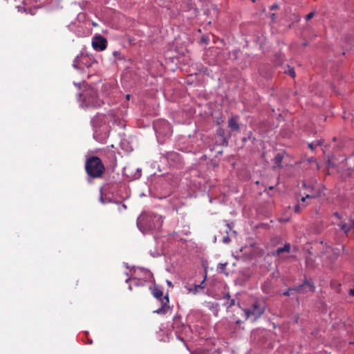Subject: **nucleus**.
<instances>
[{"instance_id":"obj_1","label":"nucleus","mask_w":354,"mask_h":354,"mask_svg":"<svg viewBox=\"0 0 354 354\" xmlns=\"http://www.w3.org/2000/svg\"><path fill=\"white\" fill-rule=\"evenodd\" d=\"M161 216L151 213H142L138 218L137 225L143 233L153 232L159 230L162 225Z\"/></svg>"},{"instance_id":"obj_2","label":"nucleus","mask_w":354,"mask_h":354,"mask_svg":"<svg viewBox=\"0 0 354 354\" xmlns=\"http://www.w3.org/2000/svg\"><path fill=\"white\" fill-rule=\"evenodd\" d=\"M85 170L90 177L98 178L104 173L105 167L99 157L93 156L86 159Z\"/></svg>"},{"instance_id":"obj_3","label":"nucleus","mask_w":354,"mask_h":354,"mask_svg":"<svg viewBox=\"0 0 354 354\" xmlns=\"http://www.w3.org/2000/svg\"><path fill=\"white\" fill-rule=\"evenodd\" d=\"M266 309V303L264 299H255L249 308L244 309V317L255 322L264 313Z\"/></svg>"},{"instance_id":"obj_4","label":"nucleus","mask_w":354,"mask_h":354,"mask_svg":"<svg viewBox=\"0 0 354 354\" xmlns=\"http://www.w3.org/2000/svg\"><path fill=\"white\" fill-rule=\"evenodd\" d=\"M151 290L152 295L158 299L161 304L160 308L154 310L153 313L158 315H165L170 310L169 306V296L167 294L166 295H163L162 290L158 285H154Z\"/></svg>"},{"instance_id":"obj_5","label":"nucleus","mask_w":354,"mask_h":354,"mask_svg":"<svg viewBox=\"0 0 354 354\" xmlns=\"http://www.w3.org/2000/svg\"><path fill=\"white\" fill-rule=\"evenodd\" d=\"M301 188L305 189V192H304V195L301 198V201L302 203H305L306 199L309 198H315L317 197L316 192L315 191V186L313 184H307L306 181L301 182Z\"/></svg>"},{"instance_id":"obj_6","label":"nucleus","mask_w":354,"mask_h":354,"mask_svg":"<svg viewBox=\"0 0 354 354\" xmlns=\"http://www.w3.org/2000/svg\"><path fill=\"white\" fill-rule=\"evenodd\" d=\"M84 102L86 104V106L95 107L100 106L102 104V102L97 96L96 92L93 90L88 91L84 95Z\"/></svg>"},{"instance_id":"obj_7","label":"nucleus","mask_w":354,"mask_h":354,"mask_svg":"<svg viewBox=\"0 0 354 354\" xmlns=\"http://www.w3.org/2000/svg\"><path fill=\"white\" fill-rule=\"evenodd\" d=\"M315 287L312 283L308 281H304L303 284L299 285L293 288H288L286 291H285L283 295L285 296H290V292L292 290H295L298 292H313L314 290Z\"/></svg>"},{"instance_id":"obj_8","label":"nucleus","mask_w":354,"mask_h":354,"mask_svg":"<svg viewBox=\"0 0 354 354\" xmlns=\"http://www.w3.org/2000/svg\"><path fill=\"white\" fill-rule=\"evenodd\" d=\"M92 46L96 50L102 51L106 48L107 41L101 35L95 36L93 39Z\"/></svg>"},{"instance_id":"obj_9","label":"nucleus","mask_w":354,"mask_h":354,"mask_svg":"<svg viewBox=\"0 0 354 354\" xmlns=\"http://www.w3.org/2000/svg\"><path fill=\"white\" fill-rule=\"evenodd\" d=\"M341 229L347 234L350 231H353L354 233V215L352 216L349 221V223H341L339 225Z\"/></svg>"},{"instance_id":"obj_10","label":"nucleus","mask_w":354,"mask_h":354,"mask_svg":"<svg viewBox=\"0 0 354 354\" xmlns=\"http://www.w3.org/2000/svg\"><path fill=\"white\" fill-rule=\"evenodd\" d=\"M227 124H228V127L230 128V129L232 131H237L239 130L238 117L232 116V117L228 119Z\"/></svg>"},{"instance_id":"obj_11","label":"nucleus","mask_w":354,"mask_h":354,"mask_svg":"<svg viewBox=\"0 0 354 354\" xmlns=\"http://www.w3.org/2000/svg\"><path fill=\"white\" fill-rule=\"evenodd\" d=\"M290 244L286 243L283 247L278 248L273 254H274V255L279 256L283 252L288 253V252H290Z\"/></svg>"},{"instance_id":"obj_12","label":"nucleus","mask_w":354,"mask_h":354,"mask_svg":"<svg viewBox=\"0 0 354 354\" xmlns=\"http://www.w3.org/2000/svg\"><path fill=\"white\" fill-rule=\"evenodd\" d=\"M217 135L223 138L225 141H227V140L230 138V135H228L225 137V131L223 128H219L217 130Z\"/></svg>"},{"instance_id":"obj_13","label":"nucleus","mask_w":354,"mask_h":354,"mask_svg":"<svg viewBox=\"0 0 354 354\" xmlns=\"http://www.w3.org/2000/svg\"><path fill=\"white\" fill-rule=\"evenodd\" d=\"M283 156L281 153H277L274 157V163L277 165V167H281V162L283 160Z\"/></svg>"},{"instance_id":"obj_14","label":"nucleus","mask_w":354,"mask_h":354,"mask_svg":"<svg viewBox=\"0 0 354 354\" xmlns=\"http://www.w3.org/2000/svg\"><path fill=\"white\" fill-rule=\"evenodd\" d=\"M205 286H201V285H194V288H189V291L194 294H196L198 292L199 290L204 289Z\"/></svg>"},{"instance_id":"obj_15","label":"nucleus","mask_w":354,"mask_h":354,"mask_svg":"<svg viewBox=\"0 0 354 354\" xmlns=\"http://www.w3.org/2000/svg\"><path fill=\"white\" fill-rule=\"evenodd\" d=\"M306 205L304 204V203H302L301 201L300 203H299L298 204H297L295 206V208H294V212L295 213H299L301 212V209H303Z\"/></svg>"},{"instance_id":"obj_16","label":"nucleus","mask_w":354,"mask_h":354,"mask_svg":"<svg viewBox=\"0 0 354 354\" xmlns=\"http://www.w3.org/2000/svg\"><path fill=\"white\" fill-rule=\"evenodd\" d=\"M322 145V141L317 140V141H315V142L309 143L308 147L313 151L315 147H316L317 146H321Z\"/></svg>"},{"instance_id":"obj_17","label":"nucleus","mask_w":354,"mask_h":354,"mask_svg":"<svg viewBox=\"0 0 354 354\" xmlns=\"http://www.w3.org/2000/svg\"><path fill=\"white\" fill-rule=\"evenodd\" d=\"M224 305L228 309L235 305V299H230V301H227Z\"/></svg>"},{"instance_id":"obj_18","label":"nucleus","mask_w":354,"mask_h":354,"mask_svg":"<svg viewBox=\"0 0 354 354\" xmlns=\"http://www.w3.org/2000/svg\"><path fill=\"white\" fill-rule=\"evenodd\" d=\"M226 266H227V263H219L218 265L217 270L219 272H223L225 270Z\"/></svg>"},{"instance_id":"obj_19","label":"nucleus","mask_w":354,"mask_h":354,"mask_svg":"<svg viewBox=\"0 0 354 354\" xmlns=\"http://www.w3.org/2000/svg\"><path fill=\"white\" fill-rule=\"evenodd\" d=\"M286 73L289 74L290 76L294 77L295 76V72L293 68H289L288 71H286Z\"/></svg>"},{"instance_id":"obj_20","label":"nucleus","mask_w":354,"mask_h":354,"mask_svg":"<svg viewBox=\"0 0 354 354\" xmlns=\"http://www.w3.org/2000/svg\"><path fill=\"white\" fill-rule=\"evenodd\" d=\"M328 167H335V164L334 163L333 158H329L328 160Z\"/></svg>"},{"instance_id":"obj_21","label":"nucleus","mask_w":354,"mask_h":354,"mask_svg":"<svg viewBox=\"0 0 354 354\" xmlns=\"http://www.w3.org/2000/svg\"><path fill=\"white\" fill-rule=\"evenodd\" d=\"M315 16V12H310V13H308L306 16V19L307 21L311 19L313 17Z\"/></svg>"},{"instance_id":"obj_22","label":"nucleus","mask_w":354,"mask_h":354,"mask_svg":"<svg viewBox=\"0 0 354 354\" xmlns=\"http://www.w3.org/2000/svg\"><path fill=\"white\" fill-rule=\"evenodd\" d=\"M278 8V6L277 4H273L272 6H271L270 7V10H275V9H277Z\"/></svg>"},{"instance_id":"obj_23","label":"nucleus","mask_w":354,"mask_h":354,"mask_svg":"<svg viewBox=\"0 0 354 354\" xmlns=\"http://www.w3.org/2000/svg\"><path fill=\"white\" fill-rule=\"evenodd\" d=\"M100 201L103 204L106 203V202H105V201H104V198L102 196V193H101V196H100Z\"/></svg>"},{"instance_id":"obj_24","label":"nucleus","mask_w":354,"mask_h":354,"mask_svg":"<svg viewBox=\"0 0 354 354\" xmlns=\"http://www.w3.org/2000/svg\"><path fill=\"white\" fill-rule=\"evenodd\" d=\"M270 18H271V20H272V21H274V19H275V14H274V13H272V14L270 15Z\"/></svg>"},{"instance_id":"obj_25","label":"nucleus","mask_w":354,"mask_h":354,"mask_svg":"<svg viewBox=\"0 0 354 354\" xmlns=\"http://www.w3.org/2000/svg\"><path fill=\"white\" fill-rule=\"evenodd\" d=\"M167 285H168L169 287H171V288H172V287H173L172 283H171L170 281L167 280Z\"/></svg>"},{"instance_id":"obj_26","label":"nucleus","mask_w":354,"mask_h":354,"mask_svg":"<svg viewBox=\"0 0 354 354\" xmlns=\"http://www.w3.org/2000/svg\"><path fill=\"white\" fill-rule=\"evenodd\" d=\"M230 298V295L229 293L226 294L225 296H224V299H226L227 300H229Z\"/></svg>"},{"instance_id":"obj_27","label":"nucleus","mask_w":354,"mask_h":354,"mask_svg":"<svg viewBox=\"0 0 354 354\" xmlns=\"http://www.w3.org/2000/svg\"><path fill=\"white\" fill-rule=\"evenodd\" d=\"M205 280H206V276L205 277L204 279L199 285H201V286H205L204 283H205Z\"/></svg>"},{"instance_id":"obj_28","label":"nucleus","mask_w":354,"mask_h":354,"mask_svg":"<svg viewBox=\"0 0 354 354\" xmlns=\"http://www.w3.org/2000/svg\"><path fill=\"white\" fill-rule=\"evenodd\" d=\"M349 294H350L351 296H354V289H351V290H350V292H349Z\"/></svg>"},{"instance_id":"obj_29","label":"nucleus","mask_w":354,"mask_h":354,"mask_svg":"<svg viewBox=\"0 0 354 354\" xmlns=\"http://www.w3.org/2000/svg\"><path fill=\"white\" fill-rule=\"evenodd\" d=\"M335 216L337 218H340V216H339V214L337 212H335Z\"/></svg>"},{"instance_id":"obj_30","label":"nucleus","mask_w":354,"mask_h":354,"mask_svg":"<svg viewBox=\"0 0 354 354\" xmlns=\"http://www.w3.org/2000/svg\"><path fill=\"white\" fill-rule=\"evenodd\" d=\"M228 240H229V238H224L223 241H224V242L227 243L228 241Z\"/></svg>"},{"instance_id":"obj_31","label":"nucleus","mask_w":354,"mask_h":354,"mask_svg":"<svg viewBox=\"0 0 354 354\" xmlns=\"http://www.w3.org/2000/svg\"><path fill=\"white\" fill-rule=\"evenodd\" d=\"M118 52H117V51H115V52L113 53V55H114L115 56L118 55Z\"/></svg>"},{"instance_id":"obj_32","label":"nucleus","mask_w":354,"mask_h":354,"mask_svg":"<svg viewBox=\"0 0 354 354\" xmlns=\"http://www.w3.org/2000/svg\"><path fill=\"white\" fill-rule=\"evenodd\" d=\"M129 97H130V95H127V100H129Z\"/></svg>"}]
</instances>
